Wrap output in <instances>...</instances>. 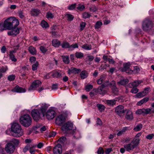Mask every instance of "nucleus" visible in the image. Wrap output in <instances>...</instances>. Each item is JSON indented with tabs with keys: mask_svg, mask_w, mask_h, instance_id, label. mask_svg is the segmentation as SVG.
I'll return each instance as SVG.
<instances>
[{
	"mask_svg": "<svg viewBox=\"0 0 154 154\" xmlns=\"http://www.w3.org/2000/svg\"><path fill=\"white\" fill-rule=\"evenodd\" d=\"M4 23L6 29L11 30L13 27H17L19 23L18 20L14 17H11L6 19Z\"/></svg>",
	"mask_w": 154,
	"mask_h": 154,
	"instance_id": "f257e3e1",
	"label": "nucleus"
},
{
	"mask_svg": "<svg viewBox=\"0 0 154 154\" xmlns=\"http://www.w3.org/2000/svg\"><path fill=\"white\" fill-rule=\"evenodd\" d=\"M4 23L6 29L11 30L13 27H17L19 23L18 20L14 17H11L6 19Z\"/></svg>",
	"mask_w": 154,
	"mask_h": 154,
	"instance_id": "f03ea898",
	"label": "nucleus"
},
{
	"mask_svg": "<svg viewBox=\"0 0 154 154\" xmlns=\"http://www.w3.org/2000/svg\"><path fill=\"white\" fill-rule=\"evenodd\" d=\"M11 131L13 133L12 135L14 137H19L23 134L20 126L17 123H13L11 127Z\"/></svg>",
	"mask_w": 154,
	"mask_h": 154,
	"instance_id": "7ed1b4c3",
	"label": "nucleus"
},
{
	"mask_svg": "<svg viewBox=\"0 0 154 154\" xmlns=\"http://www.w3.org/2000/svg\"><path fill=\"white\" fill-rule=\"evenodd\" d=\"M20 120V123L25 127H28L32 124V118L28 114H26L21 116Z\"/></svg>",
	"mask_w": 154,
	"mask_h": 154,
	"instance_id": "20e7f679",
	"label": "nucleus"
},
{
	"mask_svg": "<svg viewBox=\"0 0 154 154\" xmlns=\"http://www.w3.org/2000/svg\"><path fill=\"white\" fill-rule=\"evenodd\" d=\"M140 140L139 139L133 140L130 143L125 144L124 147L125 150L128 151L133 150L135 148L139 143Z\"/></svg>",
	"mask_w": 154,
	"mask_h": 154,
	"instance_id": "39448f33",
	"label": "nucleus"
},
{
	"mask_svg": "<svg viewBox=\"0 0 154 154\" xmlns=\"http://www.w3.org/2000/svg\"><path fill=\"white\" fill-rule=\"evenodd\" d=\"M154 113V109L152 108H147L140 109L137 110L136 112V113L138 115L142 114L143 115H147L148 114H152Z\"/></svg>",
	"mask_w": 154,
	"mask_h": 154,
	"instance_id": "423d86ee",
	"label": "nucleus"
},
{
	"mask_svg": "<svg viewBox=\"0 0 154 154\" xmlns=\"http://www.w3.org/2000/svg\"><path fill=\"white\" fill-rule=\"evenodd\" d=\"M152 27L151 21L149 19H146L143 22L142 28L143 30L148 31Z\"/></svg>",
	"mask_w": 154,
	"mask_h": 154,
	"instance_id": "0eeeda50",
	"label": "nucleus"
},
{
	"mask_svg": "<svg viewBox=\"0 0 154 154\" xmlns=\"http://www.w3.org/2000/svg\"><path fill=\"white\" fill-rule=\"evenodd\" d=\"M15 149V147L11 143H8L6 144L5 146V150L8 153H13Z\"/></svg>",
	"mask_w": 154,
	"mask_h": 154,
	"instance_id": "6e6552de",
	"label": "nucleus"
},
{
	"mask_svg": "<svg viewBox=\"0 0 154 154\" xmlns=\"http://www.w3.org/2000/svg\"><path fill=\"white\" fill-rule=\"evenodd\" d=\"M73 124L70 122H68L65 123L62 127V130L65 132L68 130L72 129L73 127Z\"/></svg>",
	"mask_w": 154,
	"mask_h": 154,
	"instance_id": "1a4fd4ad",
	"label": "nucleus"
},
{
	"mask_svg": "<svg viewBox=\"0 0 154 154\" xmlns=\"http://www.w3.org/2000/svg\"><path fill=\"white\" fill-rule=\"evenodd\" d=\"M31 113L33 119L35 121H37L40 118L41 113L38 109H33Z\"/></svg>",
	"mask_w": 154,
	"mask_h": 154,
	"instance_id": "9d476101",
	"label": "nucleus"
},
{
	"mask_svg": "<svg viewBox=\"0 0 154 154\" xmlns=\"http://www.w3.org/2000/svg\"><path fill=\"white\" fill-rule=\"evenodd\" d=\"M126 110L124 109L123 106L119 105L116 108L115 111L118 115L121 116L124 115Z\"/></svg>",
	"mask_w": 154,
	"mask_h": 154,
	"instance_id": "9b49d317",
	"label": "nucleus"
},
{
	"mask_svg": "<svg viewBox=\"0 0 154 154\" xmlns=\"http://www.w3.org/2000/svg\"><path fill=\"white\" fill-rule=\"evenodd\" d=\"M65 117L62 115H60L56 118L55 123L58 125H61L65 122Z\"/></svg>",
	"mask_w": 154,
	"mask_h": 154,
	"instance_id": "f8f14e48",
	"label": "nucleus"
},
{
	"mask_svg": "<svg viewBox=\"0 0 154 154\" xmlns=\"http://www.w3.org/2000/svg\"><path fill=\"white\" fill-rule=\"evenodd\" d=\"M54 154H61L62 152V146L58 144L54 146L53 149Z\"/></svg>",
	"mask_w": 154,
	"mask_h": 154,
	"instance_id": "ddd939ff",
	"label": "nucleus"
},
{
	"mask_svg": "<svg viewBox=\"0 0 154 154\" xmlns=\"http://www.w3.org/2000/svg\"><path fill=\"white\" fill-rule=\"evenodd\" d=\"M11 31L8 32V35L13 36H15L19 33L20 28L16 27H13Z\"/></svg>",
	"mask_w": 154,
	"mask_h": 154,
	"instance_id": "4468645a",
	"label": "nucleus"
},
{
	"mask_svg": "<svg viewBox=\"0 0 154 154\" xmlns=\"http://www.w3.org/2000/svg\"><path fill=\"white\" fill-rule=\"evenodd\" d=\"M55 114L54 110L52 109H49L46 113L47 118L48 120H51L54 117Z\"/></svg>",
	"mask_w": 154,
	"mask_h": 154,
	"instance_id": "2eb2a0df",
	"label": "nucleus"
},
{
	"mask_svg": "<svg viewBox=\"0 0 154 154\" xmlns=\"http://www.w3.org/2000/svg\"><path fill=\"white\" fill-rule=\"evenodd\" d=\"M41 84V82L38 80L34 81L32 83L31 85L29 88V90L35 89L39 86Z\"/></svg>",
	"mask_w": 154,
	"mask_h": 154,
	"instance_id": "dca6fc26",
	"label": "nucleus"
},
{
	"mask_svg": "<svg viewBox=\"0 0 154 154\" xmlns=\"http://www.w3.org/2000/svg\"><path fill=\"white\" fill-rule=\"evenodd\" d=\"M130 64L129 63H124V68L122 69V70L123 72H126V73L129 74L132 73V71L129 68L130 66Z\"/></svg>",
	"mask_w": 154,
	"mask_h": 154,
	"instance_id": "f3484780",
	"label": "nucleus"
},
{
	"mask_svg": "<svg viewBox=\"0 0 154 154\" xmlns=\"http://www.w3.org/2000/svg\"><path fill=\"white\" fill-rule=\"evenodd\" d=\"M13 92L22 93L25 92L26 90L24 88L20 87L18 86H16L12 90Z\"/></svg>",
	"mask_w": 154,
	"mask_h": 154,
	"instance_id": "a211bd4d",
	"label": "nucleus"
},
{
	"mask_svg": "<svg viewBox=\"0 0 154 154\" xmlns=\"http://www.w3.org/2000/svg\"><path fill=\"white\" fill-rule=\"evenodd\" d=\"M142 82V81L139 80H136L133 82L129 84L128 85L130 87H135L139 85Z\"/></svg>",
	"mask_w": 154,
	"mask_h": 154,
	"instance_id": "6ab92c4d",
	"label": "nucleus"
},
{
	"mask_svg": "<svg viewBox=\"0 0 154 154\" xmlns=\"http://www.w3.org/2000/svg\"><path fill=\"white\" fill-rule=\"evenodd\" d=\"M41 107L40 109L42 112L43 116H44L45 115V112L47 109L48 107V106L45 103H42L40 105Z\"/></svg>",
	"mask_w": 154,
	"mask_h": 154,
	"instance_id": "aec40b11",
	"label": "nucleus"
},
{
	"mask_svg": "<svg viewBox=\"0 0 154 154\" xmlns=\"http://www.w3.org/2000/svg\"><path fill=\"white\" fill-rule=\"evenodd\" d=\"M126 114L125 118L128 120H131L133 119V116L132 111L129 110H126Z\"/></svg>",
	"mask_w": 154,
	"mask_h": 154,
	"instance_id": "412c9836",
	"label": "nucleus"
},
{
	"mask_svg": "<svg viewBox=\"0 0 154 154\" xmlns=\"http://www.w3.org/2000/svg\"><path fill=\"white\" fill-rule=\"evenodd\" d=\"M51 75L53 77L60 78L62 76V75L64 74L63 72H59L57 71L51 72Z\"/></svg>",
	"mask_w": 154,
	"mask_h": 154,
	"instance_id": "4be33fe9",
	"label": "nucleus"
},
{
	"mask_svg": "<svg viewBox=\"0 0 154 154\" xmlns=\"http://www.w3.org/2000/svg\"><path fill=\"white\" fill-rule=\"evenodd\" d=\"M71 132L74 138L78 139L81 137L80 133L78 131L76 130H73L71 131Z\"/></svg>",
	"mask_w": 154,
	"mask_h": 154,
	"instance_id": "5701e85b",
	"label": "nucleus"
},
{
	"mask_svg": "<svg viewBox=\"0 0 154 154\" xmlns=\"http://www.w3.org/2000/svg\"><path fill=\"white\" fill-rule=\"evenodd\" d=\"M81 79H84L86 78L88 76V72L85 70H83L80 74Z\"/></svg>",
	"mask_w": 154,
	"mask_h": 154,
	"instance_id": "b1692460",
	"label": "nucleus"
},
{
	"mask_svg": "<svg viewBox=\"0 0 154 154\" xmlns=\"http://www.w3.org/2000/svg\"><path fill=\"white\" fill-rule=\"evenodd\" d=\"M15 53L14 51H10L9 52V56L10 59L12 61L16 62L17 60L16 59L15 57L14 54Z\"/></svg>",
	"mask_w": 154,
	"mask_h": 154,
	"instance_id": "393cba45",
	"label": "nucleus"
},
{
	"mask_svg": "<svg viewBox=\"0 0 154 154\" xmlns=\"http://www.w3.org/2000/svg\"><path fill=\"white\" fill-rule=\"evenodd\" d=\"M31 12L32 15L37 16L39 14L40 12V11L38 9L35 8L32 9L31 11Z\"/></svg>",
	"mask_w": 154,
	"mask_h": 154,
	"instance_id": "a878e982",
	"label": "nucleus"
},
{
	"mask_svg": "<svg viewBox=\"0 0 154 154\" xmlns=\"http://www.w3.org/2000/svg\"><path fill=\"white\" fill-rule=\"evenodd\" d=\"M116 100H117L115 99L107 100L106 101V103L109 105L113 106V105L115 104L116 103Z\"/></svg>",
	"mask_w": 154,
	"mask_h": 154,
	"instance_id": "bb28decb",
	"label": "nucleus"
},
{
	"mask_svg": "<svg viewBox=\"0 0 154 154\" xmlns=\"http://www.w3.org/2000/svg\"><path fill=\"white\" fill-rule=\"evenodd\" d=\"M69 71V73L76 74L80 72L81 70L80 69H78L72 67L71 68Z\"/></svg>",
	"mask_w": 154,
	"mask_h": 154,
	"instance_id": "cd10ccee",
	"label": "nucleus"
},
{
	"mask_svg": "<svg viewBox=\"0 0 154 154\" xmlns=\"http://www.w3.org/2000/svg\"><path fill=\"white\" fill-rule=\"evenodd\" d=\"M149 100V99L148 97H146L144 98L142 100L138 102L137 103V104L138 105L140 106L142 104H143V103L146 102L147 101H148Z\"/></svg>",
	"mask_w": 154,
	"mask_h": 154,
	"instance_id": "c85d7f7f",
	"label": "nucleus"
},
{
	"mask_svg": "<svg viewBox=\"0 0 154 154\" xmlns=\"http://www.w3.org/2000/svg\"><path fill=\"white\" fill-rule=\"evenodd\" d=\"M129 82L128 80L127 79H124L121 80L120 81L118 82V84L119 85H125L128 83Z\"/></svg>",
	"mask_w": 154,
	"mask_h": 154,
	"instance_id": "c756f323",
	"label": "nucleus"
},
{
	"mask_svg": "<svg viewBox=\"0 0 154 154\" xmlns=\"http://www.w3.org/2000/svg\"><path fill=\"white\" fill-rule=\"evenodd\" d=\"M60 42L57 40L54 39L52 40V44L54 47H58L60 45Z\"/></svg>",
	"mask_w": 154,
	"mask_h": 154,
	"instance_id": "7c9ffc66",
	"label": "nucleus"
},
{
	"mask_svg": "<svg viewBox=\"0 0 154 154\" xmlns=\"http://www.w3.org/2000/svg\"><path fill=\"white\" fill-rule=\"evenodd\" d=\"M29 50L30 53L32 55H34L36 54V49L32 46H30L29 47Z\"/></svg>",
	"mask_w": 154,
	"mask_h": 154,
	"instance_id": "2f4dec72",
	"label": "nucleus"
},
{
	"mask_svg": "<svg viewBox=\"0 0 154 154\" xmlns=\"http://www.w3.org/2000/svg\"><path fill=\"white\" fill-rule=\"evenodd\" d=\"M36 145H33L31 147H30L29 148V152L31 154H34V152L36 151V150L35 149V148L36 147Z\"/></svg>",
	"mask_w": 154,
	"mask_h": 154,
	"instance_id": "473e14b6",
	"label": "nucleus"
},
{
	"mask_svg": "<svg viewBox=\"0 0 154 154\" xmlns=\"http://www.w3.org/2000/svg\"><path fill=\"white\" fill-rule=\"evenodd\" d=\"M128 129V127H124L117 134V135L118 136H120L122 134H124L125 132Z\"/></svg>",
	"mask_w": 154,
	"mask_h": 154,
	"instance_id": "72a5a7b5",
	"label": "nucleus"
},
{
	"mask_svg": "<svg viewBox=\"0 0 154 154\" xmlns=\"http://www.w3.org/2000/svg\"><path fill=\"white\" fill-rule=\"evenodd\" d=\"M86 59L88 63L90 64L91 63V62L94 59V57L90 55H88L87 56Z\"/></svg>",
	"mask_w": 154,
	"mask_h": 154,
	"instance_id": "f704fd0d",
	"label": "nucleus"
},
{
	"mask_svg": "<svg viewBox=\"0 0 154 154\" xmlns=\"http://www.w3.org/2000/svg\"><path fill=\"white\" fill-rule=\"evenodd\" d=\"M63 62L66 63L68 64L69 62V57L67 56H63L62 57Z\"/></svg>",
	"mask_w": 154,
	"mask_h": 154,
	"instance_id": "c9c22d12",
	"label": "nucleus"
},
{
	"mask_svg": "<svg viewBox=\"0 0 154 154\" xmlns=\"http://www.w3.org/2000/svg\"><path fill=\"white\" fill-rule=\"evenodd\" d=\"M61 46L63 48H69V44L67 42H64L61 45Z\"/></svg>",
	"mask_w": 154,
	"mask_h": 154,
	"instance_id": "e433bc0d",
	"label": "nucleus"
},
{
	"mask_svg": "<svg viewBox=\"0 0 154 154\" xmlns=\"http://www.w3.org/2000/svg\"><path fill=\"white\" fill-rule=\"evenodd\" d=\"M8 143H11L13 144L15 146V145H17L19 143V141L18 140L15 139H12Z\"/></svg>",
	"mask_w": 154,
	"mask_h": 154,
	"instance_id": "4c0bfd02",
	"label": "nucleus"
},
{
	"mask_svg": "<svg viewBox=\"0 0 154 154\" xmlns=\"http://www.w3.org/2000/svg\"><path fill=\"white\" fill-rule=\"evenodd\" d=\"M75 56L78 58H81L83 57L84 54L81 52H76L75 54Z\"/></svg>",
	"mask_w": 154,
	"mask_h": 154,
	"instance_id": "58836bf2",
	"label": "nucleus"
},
{
	"mask_svg": "<svg viewBox=\"0 0 154 154\" xmlns=\"http://www.w3.org/2000/svg\"><path fill=\"white\" fill-rule=\"evenodd\" d=\"M142 128V125L141 124H139L137 125L136 126H135L134 129V130L135 131H138L140 130Z\"/></svg>",
	"mask_w": 154,
	"mask_h": 154,
	"instance_id": "ea45409f",
	"label": "nucleus"
},
{
	"mask_svg": "<svg viewBox=\"0 0 154 154\" xmlns=\"http://www.w3.org/2000/svg\"><path fill=\"white\" fill-rule=\"evenodd\" d=\"M41 25L43 28H46L48 27V23L44 20H42L41 22Z\"/></svg>",
	"mask_w": 154,
	"mask_h": 154,
	"instance_id": "a19ab883",
	"label": "nucleus"
},
{
	"mask_svg": "<svg viewBox=\"0 0 154 154\" xmlns=\"http://www.w3.org/2000/svg\"><path fill=\"white\" fill-rule=\"evenodd\" d=\"M102 25V23L100 21H97L96 22L94 27L96 29H98L100 28Z\"/></svg>",
	"mask_w": 154,
	"mask_h": 154,
	"instance_id": "79ce46f5",
	"label": "nucleus"
},
{
	"mask_svg": "<svg viewBox=\"0 0 154 154\" xmlns=\"http://www.w3.org/2000/svg\"><path fill=\"white\" fill-rule=\"evenodd\" d=\"M78 45L77 43L73 44L70 45L69 50H73L75 48H78Z\"/></svg>",
	"mask_w": 154,
	"mask_h": 154,
	"instance_id": "37998d69",
	"label": "nucleus"
},
{
	"mask_svg": "<svg viewBox=\"0 0 154 154\" xmlns=\"http://www.w3.org/2000/svg\"><path fill=\"white\" fill-rule=\"evenodd\" d=\"M82 48L83 49L87 50H90L91 49V45H88L87 44H85L83 45L82 46Z\"/></svg>",
	"mask_w": 154,
	"mask_h": 154,
	"instance_id": "c03bdc74",
	"label": "nucleus"
},
{
	"mask_svg": "<svg viewBox=\"0 0 154 154\" xmlns=\"http://www.w3.org/2000/svg\"><path fill=\"white\" fill-rule=\"evenodd\" d=\"M97 106L100 111L102 112L104 110L105 107L103 105L97 104Z\"/></svg>",
	"mask_w": 154,
	"mask_h": 154,
	"instance_id": "a18cd8bd",
	"label": "nucleus"
},
{
	"mask_svg": "<svg viewBox=\"0 0 154 154\" xmlns=\"http://www.w3.org/2000/svg\"><path fill=\"white\" fill-rule=\"evenodd\" d=\"M66 16L68 20L69 21L72 20L74 18L73 15L69 14H67Z\"/></svg>",
	"mask_w": 154,
	"mask_h": 154,
	"instance_id": "49530a36",
	"label": "nucleus"
},
{
	"mask_svg": "<svg viewBox=\"0 0 154 154\" xmlns=\"http://www.w3.org/2000/svg\"><path fill=\"white\" fill-rule=\"evenodd\" d=\"M54 16V14L50 12H48L46 14V17L48 19H52Z\"/></svg>",
	"mask_w": 154,
	"mask_h": 154,
	"instance_id": "de8ad7c7",
	"label": "nucleus"
},
{
	"mask_svg": "<svg viewBox=\"0 0 154 154\" xmlns=\"http://www.w3.org/2000/svg\"><path fill=\"white\" fill-rule=\"evenodd\" d=\"M112 89L113 93L115 94H117L118 91V89L115 86L113 85L112 86Z\"/></svg>",
	"mask_w": 154,
	"mask_h": 154,
	"instance_id": "09e8293b",
	"label": "nucleus"
},
{
	"mask_svg": "<svg viewBox=\"0 0 154 154\" xmlns=\"http://www.w3.org/2000/svg\"><path fill=\"white\" fill-rule=\"evenodd\" d=\"M77 9L80 11H83L85 9V6L81 4H79L77 7Z\"/></svg>",
	"mask_w": 154,
	"mask_h": 154,
	"instance_id": "8fccbe9b",
	"label": "nucleus"
},
{
	"mask_svg": "<svg viewBox=\"0 0 154 154\" xmlns=\"http://www.w3.org/2000/svg\"><path fill=\"white\" fill-rule=\"evenodd\" d=\"M91 16V14L88 12H85L83 14V17L84 18L86 19L88 18Z\"/></svg>",
	"mask_w": 154,
	"mask_h": 154,
	"instance_id": "3c124183",
	"label": "nucleus"
},
{
	"mask_svg": "<svg viewBox=\"0 0 154 154\" xmlns=\"http://www.w3.org/2000/svg\"><path fill=\"white\" fill-rule=\"evenodd\" d=\"M145 95V94L143 91L138 93L136 95V96L138 98L143 97Z\"/></svg>",
	"mask_w": 154,
	"mask_h": 154,
	"instance_id": "603ef678",
	"label": "nucleus"
},
{
	"mask_svg": "<svg viewBox=\"0 0 154 154\" xmlns=\"http://www.w3.org/2000/svg\"><path fill=\"white\" fill-rule=\"evenodd\" d=\"M5 24L4 23H1L0 24V31H2L4 30H6Z\"/></svg>",
	"mask_w": 154,
	"mask_h": 154,
	"instance_id": "864d4df0",
	"label": "nucleus"
},
{
	"mask_svg": "<svg viewBox=\"0 0 154 154\" xmlns=\"http://www.w3.org/2000/svg\"><path fill=\"white\" fill-rule=\"evenodd\" d=\"M38 65V63L37 62H36L35 63L33 64L32 66V70L35 71L37 69Z\"/></svg>",
	"mask_w": 154,
	"mask_h": 154,
	"instance_id": "5fc2aeb1",
	"label": "nucleus"
},
{
	"mask_svg": "<svg viewBox=\"0 0 154 154\" xmlns=\"http://www.w3.org/2000/svg\"><path fill=\"white\" fill-rule=\"evenodd\" d=\"M97 153L98 154H103L104 151L102 147H99L97 151Z\"/></svg>",
	"mask_w": 154,
	"mask_h": 154,
	"instance_id": "6e6d98bb",
	"label": "nucleus"
},
{
	"mask_svg": "<svg viewBox=\"0 0 154 154\" xmlns=\"http://www.w3.org/2000/svg\"><path fill=\"white\" fill-rule=\"evenodd\" d=\"M15 77L14 75H12L8 76V79L10 81H12L14 79Z\"/></svg>",
	"mask_w": 154,
	"mask_h": 154,
	"instance_id": "4d7b16f0",
	"label": "nucleus"
},
{
	"mask_svg": "<svg viewBox=\"0 0 154 154\" xmlns=\"http://www.w3.org/2000/svg\"><path fill=\"white\" fill-rule=\"evenodd\" d=\"M105 80L104 77L103 76L101 77L100 79L97 81V83L98 84H101Z\"/></svg>",
	"mask_w": 154,
	"mask_h": 154,
	"instance_id": "13d9d810",
	"label": "nucleus"
},
{
	"mask_svg": "<svg viewBox=\"0 0 154 154\" xmlns=\"http://www.w3.org/2000/svg\"><path fill=\"white\" fill-rule=\"evenodd\" d=\"M133 88L131 90V91L132 93L136 94L138 91V89L136 88L132 87Z\"/></svg>",
	"mask_w": 154,
	"mask_h": 154,
	"instance_id": "bf43d9fd",
	"label": "nucleus"
},
{
	"mask_svg": "<svg viewBox=\"0 0 154 154\" xmlns=\"http://www.w3.org/2000/svg\"><path fill=\"white\" fill-rule=\"evenodd\" d=\"M92 88L93 86L92 85H88L86 86V90L87 91H89Z\"/></svg>",
	"mask_w": 154,
	"mask_h": 154,
	"instance_id": "052dcab7",
	"label": "nucleus"
},
{
	"mask_svg": "<svg viewBox=\"0 0 154 154\" xmlns=\"http://www.w3.org/2000/svg\"><path fill=\"white\" fill-rule=\"evenodd\" d=\"M40 49L43 53L46 52L47 51V48L43 46H41L40 48Z\"/></svg>",
	"mask_w": 154,
	"mask_h": 154,
	"instance_id": "680f3d73",
	"label": "nucleus"
},
{
	"mask_svg": "<svg viewBox=\"0 0 154 154\" xmlns=\"http://www.w3.org/2000/svg\"><path fill=\"white\" fill-rule=\"evenodd\" d=\"M8 69V67L7 66H5V67H2L0 69V71L2 73H4L6 72V71Z\"/></svg>",
	"mask_w": 154,
	"mask_h": 154,
	"instance_id": "e2e57ef3",
	"label": "nucleus"
},
{
	"mask_svg": "<svg viewBox=\"0 0 154 154\" xmlns=\"http://www.w3.org/2000/svg\"><path fill=\"white\" fill-rule=\"evenodd\" d=\"M66 140V138L64 137H62L60 138L58 141H60L61 143H63Z\"/></svg>",
	"mask_w": 154,
	"mask_h": 154,
	"instance_id": "0e129e2a",
	"label": "nucleus"
},
{
	"mask_svg": "<svg viewBox=\"0 0 154 154\" xmlns=\"http://www.w3.org/2000/svg\"><path fill=\"white\" fill-rule=\"evenodd\" d=\"M85 22H82L80 24V29L81 30H83L85 28Z\"/></svg>",
	"mask_w": 154,
	"mask_h": 154,
	"instance_id": "69168bd1",
	"label": "nucleus"
},
{
	"mask_svg": "<svg viewBox=\"0 0 154 154\" xmlns=\"http://www.w3.org/2000/svg\"><path fill=\"white\" fill-rule=\"evenodd\" d=\"M112 151V148L106 149L105 153L106 154H109Z\"/></svg>",
	"mask_w": 154,
	"mask_h": 154,
	"instance_id": "338daca9",
	"label": "nucleus"
},
{
	"mask_svg": "<svg viewBox=\"0 0 154 154\" xmlns=\"http://www.w3.org/2000/svg\"><path fill=\"white\" fill-rule=\"evenodd\" d=\"M51 72H50V73H48L44 77L45 79H48L50 77H52L51 75Z\"/></svg>",
	"mask_w": 154,
	"mask_h": 154,
	"instance_id": "774afa93",
	"label": "nucleus"
}]
</instances>
